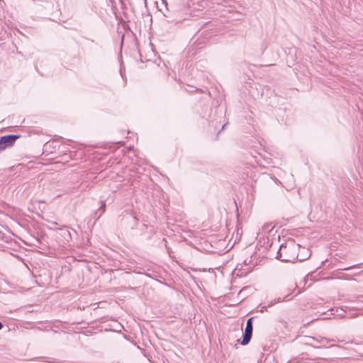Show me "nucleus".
<instances>
[{
    "label": "nucleus",
    "instance_id": "f257e3e1",
    "mask_svg": "<svg viewBox=\"0 0 363 363\" xmlns=\"http://www.w3.org/2000/svg\"><path fill=\"white\" fill-rule=\"evenodd\" d=\"M298 245L294 242L285 243L280 245L277 252V259L283 262H295L296 260L303 261L307 259L309 256L304 258H299L298 250Z\"/></svg>",
    "mask_w": 363,
    "mask_h": 363
},
{
    "label": "nucleus",
    "instance_id": "f03ea898",
    "mask_svg": "<svg viewBox=\"0 0 363 363\" xmlns=\"http://www.w3.org/2000/svg\"><path fill=\"white\" fill-rule=\"evenodd\" d=\"M254 318L255 317H251L247 320L246 326L243 332L242 340L240 342L242 345H247L251 340L253 331L252 321Z\"/></svg>",
    "mask_w": 363,
    "mask_h": 363
},
{
    "label": "nucleus",
    "instance_id": "7ed1b4c3",
    "mask_svg": "<svg viewBox=\"0 0 363 363\" xmlns=\"http://www.w3.org/2000/svg\"><path fill=\"white\" fill-rule=\"evenodd\" d=\"M20 138L19 135L11 134L1 137L0 138V151L4 150L7 147L13 145L16 140Z\"/></svg>",
    "mask_w": 363,
    "mask_h": 363
},
{
    "label": "nucleus",
    "instance_id": "20e7f679",
    "mask_svg": "<svg viewBox=\"0 0 363 363\" xmlns=\"http://www.w3.org/2000/svg\"><path fill=\"white\" fill-rule=\"evenodd\" d=\"M59 230L62 231L61 235L64 238L66 242H68L72 240L71 233L66 226H62V228H60Z\"/></svg>",
    "mask_w": 363,
    "mask_h": 363
},
{
    "label": "nucleus",
    "instance_id": "39448f33",
    "mask_svg": "<svg viewBox=\"0 0 363 363\" xmlns=\"http://www.w3.org/2000/svg\"><path fill=\"white\" fill-rule=\"evenodd\" d=\"M262 231L265 233H270L273 229V226H272V223H265L262 225Z\"/></svg>",
    "mask_w": 363,
    "mask_h": 363
},
{
    "label": "nucleus",
    "instance_id": "423d86ee",
    "mask_svg": "<svg viewBox=\"0 0 363 363\" xmlns=\"http://www.w3.org/2000/svg\"><path fill=\"white\" fill-rule=\"evenodd\" d=\"M99 211H101L99 216H101L106 211V202L103 200H101V206L99 208Z\"/></svg>",
    "mask_w": 363,
    "mask_h": 363
},
{
    "label": "nucleus",
    "instance_id": "0eeeda50",
    "mask_svg": "<svg viewBox=\"0 0 363 363\" xmlns=\"http://www.w3.org/2000/svg\"><path fill=\"white\" fill-rule=\"evenodd\" d=\"M289 296H290V294H289L286 295V296H284V298H278L277 300L275 299L273 302L272 301V302L270 303V304H269V306H272V305H273V304H274V303H276L281 302V301H284V300H287V298H288Z\"/></svg>",
    "mask_w": 363,
    "mask_h": 363
},
{
    "label": "nucleus",
    "instance_id": "6e6552de",
    "mask_svg": "<svg viewBox=\"0 0 363 363\" xmlns=\"http://www.w3.org/2000/svg\"><path fill=\"white\" fill-rule=\"evenodd\" d=\"M267 310V306H261V308H260V311L262 313H263L264 311H265Z\"/></svg>",
    "mask_w": 363,
    "mask_h": 363
},
{
    "label": "nucleus",
    "instance_id": "1a4fd4ad",
    "mask_svg": "<svg viewBox=\"0 0 363 363\" xmlns=\"http://www.w3.org/2000/svg\"><path fill=\"white\" fill-rule=\"evenodd\" d=\"M228 123H225L223 126L220 130H219L218 133H220L221 130H223L224 128H225V126L227 125Z\"/></svg>",
    "mask_w": 363,
    "mask_h": 363
},
{
    "label": "nucleus",
    "instance_id": "9d476101",
    "mask_svg": "<svg viewBox=\"0 0 363 363\" xmlns=\"http://www.w3.org/2000/svg\"><path fill=\"white\" fill-rule=\"evenodd\" d=\"M162 242H164V245H165V247L167 248V240H166L165 238H163Z\"/></svg>",
    "mask_w": 363,
    "mask_h": 363
},
{
    "label": "nucleus",
    "instance_id": "9b49d317",
    "mask_svg": "<svg viewBox=\"0 0 363 363\" xmlns=\"http://www.w3.org/2000/svg\"><path fill=\"white\" fill-rule=\"evenodd\" d=\"M250 261H247V259H245V260L244 261V264H245V265H247V264H248V263H250Z\"/></svg>",
    "mask_w": 363,
    "mask_h": 363
},
{
    "label": "nucleus",
    "instance_id": "f8f14e48",
    "mask_svg": "<svg viewBox=\"0 0 363 363\" xmlns=\"http://www.w3.org/2000/svg\"><path fill=\"white\" fill-rule=\"evenodd\" d=\"M195 91H198V92H203V91L201 89H196Z\"/></svg>",
    "mask_w": 363,
    "mask_h": 363
},
{
    "label": "nucleus",
    "instance_id": "ddd939ff",
    "mask_svg": "<svg viewBox=\"0 0 363 363\" xmlns=\"http://www.w3.org/2000/svg\"><path fill=\"white\" fill-rule=\"evenodd\" d=\"M4 327L3 324L1 322H0V330L2 329V328Z\"/></svg>",
    "mask_w": 363,
    "mask_h": 363
},
{
    "label": "nucleus",
    "instance_id": "4468645a",
    "mask_svg": "<svg viewBox=\"0 0 363 363\" xmlns=\"http://www.w3.org/2000/svg\"><path fill=\"white\" fill-rule=\"evenodd\" d=\"M52 223H53L54 225H58V223H56V222H53Z\"/></svg>",
    "mask_w": 363,
    "mask_h": 363
},
{
    "label": "nucleus",
    "instance_id": "2eb2a0df",
    "mask_svg": "<svg viewBox=\"0 0 363 363\" xmlns=\"http://www.w3.org/2000/svg\"><path fill=\"white\" fill-rule=\"evenodd\" d=\"M162 1H163V3H164V4H165V6H167V2H166V1H164V0H162Z\"/></svg>",
    "mask_w": 363,
    "mask_h": 363
},
{
    "label": "nucleus",
    "instance_id": "dca6fc26",
    "mask_svg": "<svg viewBox=\"0 0 363 363\" xmlns=\"http://www.w3.org/2000/svg\"><path fill=\"white\" fill-rule=\"evenodd\" d=\"M72 230L74 232V233H77L76 230H74V229H72Z\"/></svg>",
    "mask_w": 363,
    "mask_h": 363
},
{
    "label": "nucleus",
    "instance_id": "f3484780",
    "mask_svg": "<svg viewBox=\"0 0 363 363\" xmlns=\"http://www.w3.org/2000/svg\"><path fill=\"white\" fill-rule=\"evenodd\" d=\"M145 1L146 2V0H145Z\"/></svg>",
    "mask_w": 363,
    "mask_h": 363
}]
</instances>
